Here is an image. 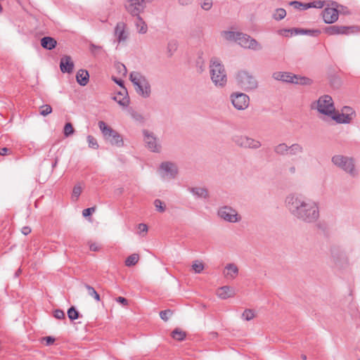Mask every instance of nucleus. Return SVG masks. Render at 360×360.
I'll use <instances>...</instances> for the list:
<instances>
[{
	"instance_id": "obj_28",
	"label": "nucleus",
	"mask_w": 360,
	"mask_h": 360,
	"mask_svg": "<svg viewBox=\"0 0 360 360\" xmlns=\"http://www.w3.org/2000/svg\"><path fill=\"white\" fill-rule=\"evenodd\" d=\"M190 191L196 197L201 198H208V192L207 190L205 188L201 187H195L191 188Z\"/></svg>"
},
{
	"instance_id": "obj_39",
	"label": "nucleus",
	"mask_w": 360,
	"mask_h": 360,
	"mask_svg": "<svg viewBox=\"0 0 360 360\" xmlns=\"http://www.w3.org/2000/svg\"><path fill=\"white\" fill-rule=\"evenodd\" d=\"M68 316L71 321L76 320L79 318V312L74 307H71L68 310Z\"/></svg>"
},
{
	"instance_id": "obj_33",
	"label": "nucleus",
	"mask_w": 360,
	"mask_h": 360,
	"mask_svg": "<svg viewBox=\"0 0 360 360\" xmlns=\"http://www.w3.org/2000/svg\"><path fill=\"white\" fill-rule=\"evenodd\" d=\"M178 47V43L176 40H171L167 43V51L169 57H171L174 53L176 51Z\"/></svg>"
},
{
	"instance_id": "obj_36",
	"label": "nucleus",
	"mask_w": 360,
	"mask_h": 360,
	"mask_svg": "<svg viewBox=\"0 0 360 360\" xmlns=\"http://www.w3.org/2000/svg\"><path fill=\"white\" fill-rule=\"evenodd\" d=\"M82 191V187L80 184L75 185L72 190V198L73 200H77Z\"/></svg>"
},
{
	"instance_id": "obj_14",
	"label": "nucleus",
	"mask_w": 360,
	"mask_h": 360,
	"mask_svg": "<svg viewBox=\"0 0 360 360\" xmlns=\"http://www.w3.org/2000/svg\"><path fill=\"white\" fill-rule=\"evenodd\" d=\"M145 0H126L125 8L131 15H139L146 8Z\"/></svg>"
},
{
	"instance_id": "obj_40",
	"label": "nucleus",
	"mask_w": 360,
	"mask_h": 360,
	"mask_svg": "<svg viewBox=\"0 0 360 360\" xmlns=\"http://www.w3.org/2000/svg\"><path fill=\"white\" fill-rule=\"evenodd\" d=\"M254 317H255V312L253 310L250 309H245L243 311V313L242 314L243 319L248 321L253 319Z\"/></svg>"
},
{
	"instance_id": "obj_35",
	"label": "nucleus",
	"mask_w": 360,
	"mask_h": 360,
	"mask_svg": "<svg viewBox=\"0 0 360 360\" xmlns=\"http://www.w3.org/2000/svg\"><path fill=\"white\" fill-rule=\"evenodd\" d=\"M286 15V11L284 8H277L276 9L274 13L273 14V18L276 20H281L283 19Z\"/></svg>"
},
{
	"instance_id": "obj_13",
	"label": "nucleus",
	"mask_w": 360,
	"mask_h": 360,
	"mask_svg": "<svg viewBox=\"0 0 360 360\" xmlns=\"http://www.w3.org/2000/svg\"><path fill=\"white\" fill-rule=\"evenodd\" d=\"M231 101L234 108L238 110H243L249 106L250 98L243 93H233L230 96Z\"/></svg>"
},
{
	"instance_id": "obj_46",
	"label": "nucleus",
	"mask_w": 360,
	"mask_h": 360,
	"mask_svg": "<svg viewBox=\"0 0 360 360\" xmlns=\"http://www.w3.org/2000/svg\"><path fill=\"white\" fill-rule=\"evenodd\" d=\"M212 6V0H203L201 8L205 11H209Z\"/></svg>"
},
{
	"instance_id": "obj_32",
	"label": "nucleus",
	"mask_w": 360,
	"mask_h": 360,
	"mask_svg": "<svg viewBox=\"0 0 360 360\" xmlns=\"http://www.w3.org/2000/svg\"><path fill=\"white\" fill-rule=\"evenodd\" d=\"M139 260V255L136 253H134L127 257L125 260V265L127 266H134Z\"/></svg>"
},
{
	"instance_id": "obj_52",
	"label": "nucleus",
	"mask_w": 360,
	"mask_h": 360,
	"mask_svg": "<svg viewBox=\"0 0 360 360\" xmlns=\"http://www.w3.org/2000/svg\"><path fill=\"white\" fill-rule=\"evenodd\" d=\"M138 230L139 234H141L142 233H146L148 231V226L145 224H139L138 225Z\"/></svg>"
},
{
	"instance_id": "obj_37",
	"label": "nucleus",
	"mask_w": 360,
	"mask_h": 360,
	"mask_svg": "<svg viewBox=\"0 0 360 360\" xmlns=\"http://www.w3.org/2000/svg\"><path fill=\"white\" fill-rule=\"evenodd\" d=\"M324 1H314L311 3L307 4L305 6H304V8H321L324 6Z\"/></svg>"
},
{
	"instance_id": "obj_2",
	"label": "nucleus",
	"mask_w": 360,
	"mask_h": 360,
	"mask_svg": "<svg viewBox=\"0 0 360 360\" xmlns=\"http://www.w3.org/2000/svg\"><path fill=\"white\" fill-rule=\"evenodd\" d=\"M222 35L225 39L231 41H236L241 47L254 51H259L262 49V45L250 35L239 32L224 31Z\"/></svg>"
},
{
	"instance_id": "obj_61",
	"label": "nucleus",
	"mask_w": 360,
	"mask_h": 360,
	"mask_svg": "<svg viewBox=\"0 0 360 360\" xmlns=\"http://www.w3.org/2000/svg\"><path fill=\"white\" fill-rule=\"evenodd\" d=\"M91 46V51H94V50H96V49H101V46H96V45L93 44H91V46Z\"/></svg>"
},
{
	"instance_id": "obj_55",
	"label": "nucleus",
	"mask_w": 360,
	"mask_h": 360,
	"mask_svg": "<svg viewBox=\"0 0 360 360\" xmlns=\"http://www.w3.org/2000/svg\"><path fill=\"white\" fill-rule=\"evenodd\" d=\"M44 340L46 341V345H51L55 342V338L51 336H46L44 338Z\"/></svg>"
},
{
	"instance_id": "obj_9",
	"label": "nucleus",
	"mask_w": 360,
	"mask_h": 360,
	"mask_svg": "<svg viewBox=\"0 0 360 360\" xmlns=\"http://www.w3.org/2000/svg\"><path fill=\"white\" fill-rule=\"evenodd\" d=\"M238 85L245 91L252 90L257 87V81L249 72L240 70L236 76Z\"/></svg>"
},
{
	"instance_id": "obj_30",
	"label": "nucleus",
	"mask_w": 360,
	"mask_h": 360,
	"mask_svg": "<svg viewBox=\"0 0 360 360\" xmlns=\"http://www.w3.org/2000/svg\"><path fill=\"white\" fill-rule=\"evenodd\" d=\"M304 152V148L300 143H292L291 146H289L288 155H297L299 154H302Z\"/></svg>"
},
{
	"instance_id": "obj_62",
	"label": "nucleus",
	"mask_w": 360,
	"mask_h": 360,
	"mask_svg": "<svg viewBox=\"0 0 360 360\" xmlns=\"http://www.w3.org/2000/svg\"><path fill=\"white\" fill-rule=\"evenodd\" d=\"M289 172L291 173V174H295V172H296V168L295 166H292L289 168Z\"/></svg>"
},
{
	"instance_id": "obj_26",
	"label": "nucleus",
	"mask_w": 360,
	"mask_h": 360,
	"mask_svg": "<svg viewBox=\"0 0 360 360\" xmlns=\"http://www.w3.org/2000/svg\"><path fill=\"white\" fill-rule=\"evenodd\" d=\"M226 272L224 273V276L227 278L233 279L236 277L238 274V269L237 266L234 264H228L226 267Z\"/></svg>"
},
{
	"instance_id": "obj_10",
	"label": "nucleus",
	"mask_w": 360,
	"mask_h": 360,
	"mask_svg": "<svg viewBox=\"0 0 360 360\" xmlns=\"http://www.w3.org/2000/svg\"><path fill=\"white\" fill-rule=\"evenodd\" d=\"M232 141L238 146L244 148L257 149L262 146L260 141L246 136L236 135Z\"/></svg>"
},
{
	"instance_id": "obj_44",
	"label": "nucleus",
	"mask_w": 360,
	"mask_h": 360,
	"mask_svg": "<svg viewBox=\"0 0 360 360\" xmlns=\"http://www.w3.org/2000/svg\"><path fill=\"white\" fill-rule=\"evenodd\" d=\"M52 112V108L50 105L46 104L40 107V115L46 116L51 114Z\"/></svg>"
},
{
	"instance_id": "obj_11",
	"label": "nucleus",
	"mask_w": 360,
	"mask_h": 360,
	"mask_svg": "<svg viewBox=\"0 0 360 360\" xmlns=\"http://www.w3.org/2000/svg\"><path fill=\"white\" fill-rule=\"evenodd\" d=\"M218 215L223 220L230 223H236L241 219L238 212L229 206H223L220 207L218 210Z\"/></svg>"
},
{
	"instance_id": "obj_42",
	"label": "nucleus",
	"mask_w": 360,
	"mask_h": 360,
	"mask_svg": "<svg viewBox=\"0 0 360 360\" xmlns=\"http://www.w3.org/2000/svg\"><path fill=\"white\" fill-rule=\"evenodd\" d=\"M154 205L156 208V210L159 212H164L166 210L165 203L160 199L155 200Z\"/></svg>"
},
{
	"instance_id": "obj_49",
	"label": "nucleus",
	"mask_w": 360,
	"mask_h": 360,
	"mask_svg": "<svg viewBox=\"0 0 360 360\" xmlns=\"http://www.w3.org/2000/svg\"><path fill=\"white\" fill-rule=\"evenodd\" d=\"M96 210V207H89V208H86V209H84L83 211H82V215L84 217H89L90 216L93 212H94Z\"/></svg>"
},
{
	"instance_id": "obj_64",
	"label": "nucleus",
	"mask_w": 360,
	"mask_h": 360,
	"mask_svg": "<svg viewBox=\"0 0 360 360\" xmlns=\"http://www.w3.org/2000/svg\"><path fill=\"white\" fill-rule=\"evenodd\" d=\"M301 358H302V359H303V360H306V359H307V356H306L305 354H302V355H301Z\"/></svg>"
},
{
	"instance_id": "obj_16",
	"label": "nucleus",
	"mask_w": 360,
	"mask_h": 360,
	"mask_svg": "<svg viewBox=\"0 0 360 360\" xmlns=\"http://www.w3.org/2000/svg\"><path fill=\"white\" fill-rule=\"evenodd\" d=\"M160 173L162 177L174 179L178 173V169L175 164L171 162H164L160 166Z\"/></svg>"
},
{
	"instance_id": "obj_27",
	"label": "nucleus",
	"mask_w": 360,
	"mask_h": 360,
	"mask_svg": "<svg viewBox=\"0 0 360 360\" xmlns=\"http://www.w3.org/2000/svg\"><path fill=\"white\" fill-rule=\"evenodd\" d=\"M136 21L135 22L137 31L140 34H146L148 31V26L140 15H135Z\"/></svg>"
},
{
	"instance_id": "obj_60",
	"label": "nucleus",
	"mask_w": 360,
	"mask_h": 360,
	"mask_svg": "<svg viewBox=\"0 0 360 360\" xmlns=\"http://www.w3.org/2000/svg\"><path fill=\"white\" fill-rule=\"evenodd\" d=\"M113 80L115 81V82L116 84H117L119 86H122L123 87V85H124V82L123 80L120 79H116V78H113Z\"/></svg>"
},
{
	"instance_id": "obj_21",
	"label": "nucleus",
	"mask_w": 360,
	"mask_h": 360,
	"mask_svg": "<svg viewBox=\"0 0 360 360\" xmlns=\"http://www.w3.org/2000/svg\"><path fill=\"white\" fill-rule=\"evenodd\" d=\"M291 32V33L292 32H295V34H307V35H310V36H314V37H316L318 36L320 33H321V31L319 30H307V29H299V28H295V29H292V30H280V33L281 34H283V32Z\"/></svg>"
},
{
	"instance_id": "obj_43",
	"label": "nucleus",
	"mask_w": 360,
	"mask_h": 360,
	"mask_svg": "<svg viewBox=\"0 0 360 360\" xmlns=\"http://www.w3.org/2000/svg\"><path fill=\"white\" fill-rule=\"evenodd\" d=\"M89 147L94 149L98 148V144L96 139L91 135H89L86 137Z\"/></svg>"
},
{
	"instance_id": "obj_5",
	"label": "nucleus",
	"mask_w": 360,
	"mask_h": 360,
	"mask_svg": "<svg viewBox=\"0 0 360 360\" xmlns=\"http://www.w3.org/2000/svg\"><path fill=\"white\" fill-rule=\"evenodd\" d=\"M273 77L276 80L295 84L310 85L312 83L310 78L286 72H276L273 74Z\"/></svg>"
},
{
	"instance_id": "obj_41",
	"label": "nucleus",
	"mask_w": 360,
	"mask_h": 360,
	"mask_svg": "<svg viewBox=\"0 0 360 360\" xmlns=\"http://www.w3.org/2000/svg\"><path fill=\"white\" fill-rule=\"evenodd\" d=\"M75 132V130L73 129V127L70 122H68L65 124L64 129H63V133L65 136L68 137L71 135H72Z\"/></svg>"
},
{
	"instance_id": "obj_25",
	"label": "nucleus",
	"mask_w": 360,
	"mask_h": 360,
	"mask_svg": "<svg viewBox=\"0 0 360 360\" xmlns=\"http://www.w3.org/2000/svg\"><path fill=\"white\" fill-rule=\"evenodd\" d=\"M334 121L340 124H348L352 121V117H349L345 115L342 112L339 113L334 110V112L329 115Z\"/></svg>"
},
{
	"instance_id": "obj_34",
	"label": "nucleus",
	"mask_w": 360,
	"mask_h": 360,
	"mask_svg": "<svg viewBox=\"0 0 360 360\" xmlns=\"http://www.w3.org/2000/svg\"><path fill=\"white\" fill-rule=\"evenodd\" d=\"M84 287L87 290L89 296L94 297L95 300H96L97 302H99L101 300L99 294L96 291L94 287L91 286L87 283L84 284Z\"/></svg>"
},
{
	"instance_id": "obj_3",
	"label": "nucleus",
	"mask_w": 360,
	"mask_h": 360,
	"mask_svg": "<svg viewBox=\"0 0 360 360\" xmlns=\"http://www.w3.org/2000/svg\"><path fill=\"white\" fill-rule=\"evenodd\" d=\"M210 72L212 82L217 86L222 87L227 82L226 72L224 65L217 58H212L210 63Z\"/></svg>"
},
{
	"instance_id": "obj_31",
	"label": "nucleus",
	"mask_w": 360,
	"mask_h": 360,
	"mask_svg": "<svg viewBox=\"0 0 360 360\" xmlns=\"http://www.w3.org/2000/svg\"><path fill=\"white\" fill-rule=\"evenodd\" d=\"M172 337L178 341H182L185 339L186 336V332L181 330L180 328H175L171 334Z\"/></svg>"
},
{
	"instance_id": "obj_7",
	"label": "nucleus",
	"mask_w": 360,
	"mask_h": 360,
	"mask_svg": "<svg viewBox=\"0 0 360 360\" xmlns=\"http://www.w3.org/2000/svg\"><path fill=\"white\" fill-rule=\"evenodd\" d=\"M311 108L316 109L320 113L327 116L333 114L335 110L333 98L328 95L321 96L316 102L311 104Z\"/></svg>"
},
{
	"instance_id": "obj_50",
	"label": "nucleus",
	"mask_w": 360,
	"mask_h": 360,
	"mask_svg": "<svg viewBox=\"0 0 360 360\" xmlns=\"http://www.w3.org/2000/svg\"><path fill=\"white\" fill-rule=\"evenodd\" d=\"M170 314H171L170 310H164V311H161L160 312V318L165 321L168 320L169 315H170Z\"/></svg>"
},
{
	"instance_id": "obj_47",
	"label": "nucleus",
	"mask_w": 360,
	"mask_h": 360,
	"mask_svg": "<svg viewBox=\"0 0 360 360\" xmlns=\"http://www.w3.org/2000/svg\"><path fill=\"white\" fill-rule=\"evenodd\" d=\"M53 316L57 319H65V313L61 309H56L53 311Z\"/></svg>"
},
{
	"instance_id": "obj_22",
	"label": "nucleus",
	"mask_w": 360,
	"mask_h": 360,
	"mask_svg": "<svg viewBox=\"0 0 360 360\" xmlns=\"http://www.w3.org/2000/svg\"><path fill=\"white\" fill-rule=\"evenodd\" d=\"M76 80L80 86H86L89 81V74L86 70L80 69L76 74Z\"/></svg>"
},
{
	"instance_id": "obj_23",
	"label": "nucleus",
	"mask_w": 360,
	"mask_h": 360,
	"mask_svg": "<svg viewBox=\"0 0 360 360\" xmlns=\"http://www.w3.org/2000/svg\"><path fill=\"white\" fill-rule=\"evenodd\" d=\"M41 46L46 50H52L56 48L57 41L51 37H44L40 40Z\"/></svg>"
},
{
	"instance_id": "obj_6",
	"label": "nucleus",
	"mask_w": 360,
	"mask_h": 360,
	"mask_svg": "<svg viewBox=\"0 0 360 360\" xmlns=\"http://www.w3.org/2000/svg\"><path fill=\"white\" fill-rule=\"evenodd\" d=\"M98 127L104 138L110 141L112 145L121 147L124 145L122 136L110 127L108 126L103 121L98 122Z\"/></svg>"
},
{
	"instance_id": "obj_54",
	"label": "nucleus",
	"mask_w": 360,
	"mask_h": 360,
	"mask_svg": "<svg viewBox=\"0 0 360 360\" xmlns=\"http://www.w3.org/2000/svg\"><path fill=\"white\" fill-rule=\"evenodd\" d=\"M115 300H116L117 302L120 303L123 306L128 305V300L126 298L123 297H117L115 299Z\"/></svg>"
},
{
	"instance_id": "obj_59",
	"label": "nucleus",
	"mask_w": 360,
	"mask_h": 360,
	"mask_svg": "<svg viewBox=\"0 0 360 360\" xmlns=\"http://www.w3.org/2000/svg\"><path fill=\"white\" fill-rule=\"evenodd\" d=\"M89 248L91 251H94V252L99 250V247L96 243L90 244Z\"/></svg>"
},
{
	"instance_id": "obj_38",
	"label": "nucleus",
	"mask_w": 360,
	"mask_h": 360,
	"mask_svg": "<svg viewBox=\"0 0 360 360\" xmlns=\"http://www.w3.org/2000/svg\"><path fill=\"white\" fill-rule=\"evenodd\" d=\"M192 269L193 271L197 273L200 274L203 269H204V264L202 262L199 260H195L192 265Z\"/></svg>"
},
{
	"instance_id": "obj_8",
	"label": "nucleus",
	"mask_w": 360,
	"mask_h": 360,
	"mask_svg": "<svg viewBox=\"0 0 360 360\" xmlns=\"http://www.w3.org/2000/svg\"><path fill=\"white\" fill-rule=\"evenodd\" d=\"M332 162L335 165L349 173L351 176H355L357 175L353 158L342 155H336L332 158Z\"/></svg>"
},
{
	"instance_id": "obj_58",
	"label": "nucleus",
	"mask_w": 360,
	"mask_h": 360,
	"mask_svg": "<svg viewBox=\"0 0 360 360\" xmlns=\"http://www.w3.org/2000/svg\"><path fill=\"white\" fill-rule=\"evenodd\" d=\"M21 232L25 236H27L31 232V228L29 226H23L22 228Z\"/></svg>"
},
{
	"instance_id": "obj_24",
	"label": "nucleus",
	"mask_w": 360,
	"mask_h": 360,
	"mask_svg": "<svg viewBox=\"0 0 360 360\" xmlns=\"http://www.w3.org/2000/svg\"><path fill=\"white\" fill-rule=\"evenodd\" d=\"M113 99L122 106H127L129 103V98L127 96V91L125 88L123 89V92L120 91Z\"/></svg>"
},
{
	"instance_id": "obj_57",
	"label": "nucleus",
	"mask_w": 360,
	"mask_h": 360,
	"mask_svg": "<svg viewBox=\"0 0 360 360\" xmlns=\"http://www.w3.org/2000/svg\"><path fill=\"white\" fill-rule=\"evenodd\" d=\"M131 115L136 120H141L143 119L142 116L135 111H132Z\"/></svg>"
},
{
	"instance_id": "obj_63",
	"label": "nucleus",
	"mask_w": 360,
	"mask_h": 360,
	"mask_svg": "<svg viewBox=\"0 0 360 360\" xmlns=\"http://www.w3.org/2000/svg\"><path fill=\"white\" fill-rule=\"evenodd\" d=\"M21 273V269H18V271L15 272V277L19 276L20 274Z\"/></svg>"
},
{
	"instance_id": "obj_12",
	"label": "nucleus",
	"mask_w": 360,
	"mask_h": 360,
	"mask_svg": "<svg viewBox=\"0 0 360 360\" xmlns=\"http://www.w3.org/2000/svg\"><path fill=\"white\" fill-rule=\"evenodd\" d=\"M143 141L148 149L153 153H160L162 148L161 144L154 134L147 129H143Z\"/></svg>"
},
{
	"instance_id": "obj_1",
	"label": "nucleus",
	"mask_w": 360,
	"mask_h": 360,
	"mask_svg": "<svg viewBox=\"0 0 360 360\" xmlns=\"http://www.w3.org/2000/svg\"><path fill=\"white\" fill-rule=\"evenodd\" d=\"M285 203L290 212L305 223H314L319 217V205L312 200L290 195L286 198Z\"/></svg>"
},
{
	"instance_id": "obj_45",
	"label": "nucleus",
	"mask_w": 360,
	"mask_h": 360,
	"mask_svg": "<svg viewBox=\"0 0 360 360\" xmlns=\"http://www.w3.org/2000/svg\"><path fill=\"white\" fill-rule=\"evenodd\" d=\"M342 112L347 117H352V120H353L355 112H354V110L352 108H350L349 106H345L342 109Z\"/></svg>"
},
{
	"instance_id": "obj_19",
	"label": "nucleus",
	"mask_w": 360,
	"mask_h": 360,
	"mask_svg": "<svg viewBox=\"0 0 360 360\" xmlns=\"http://www.w3.org/2000/svg\"><path fill=\"white\" fill-rule=\"evenodd\" d=\"M60 68L63 73H71L73 71L74 63L70 56H65L60 59Z\"/></svg>"
},
{
	"instance_id": "obj_4",
	"label": "nucleus",
	"mask_w": 360,
	"mask_h": 360,
	"mask_svg": "<svg viewBox=\"0 0 360 360\" xmlns=\"http://www.w3.org/2000/svg\"><path fill=\"white\" fill-rule=\"evenodd\" d=\"M136 92L141 97L146 98L151 94L150 84L146 77L139 72H131L129 75Z\"/></svg>"
},
{
	"instance_id": "obj_18",
	"label": "nucleus",
	"mask_w": 360,
	"mask_h": 360,
	"mask_svg": "<svg viewBox=\"0 0 360 360\" xmlns=\"http://www.w3.org/2000/svg\"><path fill=\"white\" fill-rule=\"evenodd\" d=\"M125 28L126 25L122 22L117 23L115 27V36L119 43L124 41L127 39V34L125 32Z\"/></svg>"
},
{
	"instance_id": "obj_17",
	"label": "nucleus",
	"mask_w": 360,
	"mask_h": 360,
	"mask_svg": "<svg viewBox=\"0 0 360 360\" xmlns=\"http://www.w3.org/2000/svg\"><path fill=\"white\" fill-rule=\"evenodd\" d=\"M352 28V27L347 26L331 25L326 27L324 29V32L328 35L347 34Z\"/></svg>"
},
{
	"instance_id": "obj_51",
	"label": "nucleus",
	"mask_w": 360,
	"mask_h": 360,
	"mask_svg": "<svg viewBox=\"0 0 360 360\" xmlns=\"http://www.w3.org/2000/svg\"><path fill=\"white\" fill-rule=\"evenodd\" d=\"M13 153L11 148L4 147L0 148V155L4 156L8 155H11Z\"/></svg>"
},
{
	"instance_id": "obj_56",
	"label": "nucleus",
	"mask_w": 360,
	"mask_h": 360,
	"mask_svg": "<svg viewBox=\"0 0 360 360\" xmlns=\"http://www.w3.org/2000/svg\"><path fill=\"white\" fill-rule=\"evenodd\" d=\"M194 0H179V3L181 6H188L191 5Z\"/></svg>"
},
{
	"instance_id": "obj_15",
	"label": "nucleus",
	"mask_w": 360,
	"mask_h": 360,
	"mask_svg": "<svg viewBox=\"0 0 360 360\" xmlns=\"http://www.w3.org/2000/svg\"><path fill=\"white\" fill-rule=\"evenodd\" d=\"M332 7L326 8L322 11V16L324 22L327 24H332L338 19V11L337 10V2H332Z\"/></svg>"
},
{
	"instance_id": "obj_29",
	"label": "nucleus",
	"mask_w": 360,
	"mask_h": 360,
	"mask_svg": "<svg viewBox=\"0 0 360 360\" xmlns=\"http://www.w3.org/2000/svg\"><path fill=\"white\" fill-rule=\"evenodd\" d=\"M288 150L289 146L285 143H279L274 148V153L278 155H288Z\"/></svg>"
},
{
	"instance_id": "obj_53",
	"label": "nucleus",
	"mask_w": 360,
	"mask_h": 360,
	"mask_svg": "<svg viewBox=\"0 0 360 360\" xmlns=\"http://www.w3.org/2000/svg\"><path fill=\"white\" fill-rule=\"evenodd\" d=\"M117 70H118V72L120 73V74H122L124 75H125L127 74V68L125 67L124 65L123 64H118L117 65Z\"/></svg>"
},
{
	"instance_id": "obj_20",
	"label": "nucleus",
	"mask_w": 360,
	"mask_h": 360,
	"mask_svg": "<svg viewBox=\"0 0 360 360\" xmlns=\"http://www.w3.org/2000/svg\"><path fill=\"white\" fill-rule=\"evenodd\" d=\"M217 295L219 298L226 300L233 297L236 295V290L232 287L225 285L218 288Z\"/></svg>"
},
{
	"instance_id": "obj_48",
	"label": "nucleus",
	"mask_w": 360,
	"mask_h": 360,
	"mask_svg": "<svg viewBox=\"0 0 360 360\" xmlns=\"http://www.w3.org/2000/svg\"><path fill=\"white\" fill-rule=\"evenodd\" d=\"M290 5L293 6L295 8L300 9V10H306L307 8H304V6H305L307 4H302L297 1H291Z\"/></svg>"
}]
</instances>
